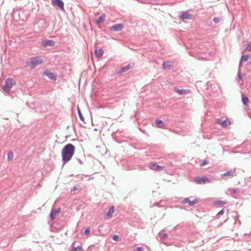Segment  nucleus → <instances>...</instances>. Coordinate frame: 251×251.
<instances>
[{
	"label": "nucleus",
	"mask_w": 251,
	"mask_h": 251,
	"mask_svg": "<svg viewBox=\"0 0 251 251\" xmlns=\"http://www.w3.org/2000/svg\"><path fill=\"white\" fill-rule=\"evenodd\" d=\"M75 151V147L72 144H68L63 148L61 154L64 165L71 159Z\"/></svg>",
	"instance_id": "nucleus-1"
},
{
	"label": "nucleus",
	"mask_w": 251,
	"mask_h": 251,
	"mask_svg": "<svg viewBox=\"0 0 251 251\" xmlns=\"http://www.w3.org/2000/svg\"><path fill=\"white\" fill-rule=\"evenodd\" d=\"M43 62V59L39 57H36L31 58L27 62V64L31 68H35L37 65L41 64Z\"/></svg>",
	"instance_id": "nucleus-2"
},
{
	"label": "nucleus",
	"mask_w": 251,
	"mask_h": 251,
	"mask_svg": "<svg viewBox=\"0 0 251 251\" xmlns=\"http://www.w3.org/2000/svg\"><path fill=\"white\" fill-rule=\"evenodd\" d=\"M14 81L12 78H8L5 81V84L3 87L5 92H9L13 86L15 84Z\"/></svg>",
	"instance_id": "nucleus-3"
},
{
	"label": "nucleus",
	"mask_w": 251,
	"mask_h": 251,
	"mask_svg": "<svg viewBox=\"0 0 251 251\" xmlns=\"http://www.w3.org/2000/svg\"><path fill=\"white\" fill-rule=\"evenodd\" d=\"M149 168L152 170L161 171L163 169V167L158 165L156 163H151L148 165Z\"/></svg>",
	"instance_id": "nucleus-4"
},
{
	"label": "nucleus",
	"mask_w": 251,
	"mask_h": 251,
	"mask_svg": "<svg viewBox=\"0 0 251 251\" xmlns=\"http://www.w3.org/2000/svg\"><path fill=\"white\" fill-rule=\"evenodd\" d=\"M41 44L45 47H53L55 45V42L53 40L45 39L42 41Z\"/></svg>",
	"instance_id": "nucleus-5"
},
{
	"label": "nucleus",
	"mask_w": 251,
	"mask_h": 251,
	"mask_svg": "<svg viewBox=\"0 0 251 251\" xmlns=\"http://www.w3.org/2000/svg\"><path fill=\"white\" fill-rule=\"evenodd\" d=\"M195 181L199 184H202L205 183H209L210 180L206 177H196L195 179Z\"/></svg>",
	"instance_id": "nucleus-6"
},
{
	"label": "nucleus",
	"mask_w": 251,
	"mask_h": 251,
	"mask_svg": "<svg viewBox=\"0 0 251 251\" xmlns=\"http://www.w3.org/2000/svg\"><path fill=\"white\" fill-rule=\"evenodd\" d=\"M217 123L224 127H226L231 124V123L229 120H223L222 119H217Z\"/></svg>",
	"instance_id": "nucleus-7"
},
{
	"label": "nucleus",
	"mask_w": 251,
	"mask_h": 251,
	"mask_svg": "<svg viewBox=\"0 0 251 251\" xmlns=\"http://www.w3.org/2000/svg\"><path fill=\"white\" fill-rule=\"evenodd\" d=\"M114 212V207L112 206V207H110L109 208L108 210L104 213L105 218L106 219L110 218L112 216Z\"/></svg>",
	"instance_id": "nucleus-8"
},
{
	"label": "nucleus",
	"mask_w": 251,
	"mask_h": 251,
	"mask_svg": "<svg viewBox=\"0 0 251 251\" xmlns=\"http://www.w3.org/2000/svg\"><path fill=\"white\" fill-rule=\"evenodd\" d=\"M175 91L177 93L180 95H187L190 93L189 90L186 89H179L176 88L175 89Z\"/></svg>",
	"instance_id": "nucleus-9"
},
{
	"label": "nucleus",
	"mask_w": 251,
	"mask_h": 251,
	"mask_svg": "<svg viewBox=\"0 0 251 251\" xmlns=\"http://www.w3.org/2000/svg\"><path fill=\"white\" fill-rule=\"evenodd\" d=\"M183 202L188 203L190 206H193L198 202V200L197 199H195L191 201L188 198H185L183 200Z\"/></svg>",
	"instance_id": "nucleus-10"
},
{
	"label": "nucleus",
	"mask_w": 251,
	"mask_h": 251,
	"mask_svg": "<svg viewBox=\"0 0 251 251\" xmlns=\"http://www.w3.org/2000/svg\"><path fill=\"white\" fill-rule=\"evenodd\" d=\"M123 28V25L122 24H116L111 27V29L114 31H119L121 30Z\"/></svg>",
	"instance_id": "nucleus-11"
},
{
	"label": "nucleus",
	"mask_w": 251,
	"mask_h": 251,
	"mask_svg": "<svg viewBox=\"0 0 251 251\" xmlns=\"http://www.w3.org/2000/svg\"><path fill=\"white\" fill-rule=\"evenodd\" d=\"M54 5L58 6L61 9H63L64 3L61 0H54L53 1Z\"/></svg>",
	"instance_id": "nucleus-12"
},
{
	"label": "nucleus",
	"mask_w": 251,
	"mask_h": 251,
	"mask_svg": "<svg viewBox=\"0 0 251 251\" xmlns=\"http://www.w3.org/2000/svg\"><path fill=\"white\" fill-rule=\"evenodd\" d=\"M60 209L52 210L50 214V217L51 219V220H53L54 219H55L56 215L60 212Z\"/></svg>",
	"instance_id": "nucleus-13"
},
{
	"label": "nucleus",
	"mask_w": 251,
	"mask_h": 251,
	"mask_svg": "<svg viewBox=\"0 0 251 251\" xmlns=\"http://www.w3.org/2000/svg\"><path fill=\"white\" fill-rule=\"evenodd\" d=\"M235 172V169L228 171L221 175L222 177L232 176Z\"/></svg>",
	"instance_id": "nucleus-14"
},
{
	"label": "nucleus",
	"mask_w": 251,
	"mask_h": 251,
	"mask_svg": "<svg viewBox=\"0 0 251 251\" xmlns=\"http://www.w3.org/2000/svg\"><path fill=\"white\" fill-rule=\"evenodd\" d=\"M44 75L52 80L56 79V76L51 72L46 71L44 73Z\"/></svg>",
	"instance_id": "nucleus-15"
},
{
	"label": "nucleus",
	"mask_w": 251,
	"mask_h": 251,
	"mask_svg": "<svg viewBox=\"0 0 251 251\" xmlns=\"http://www.w3.org/2000/svg\"><path fill=\"white\" fill-rule=\"evenodd\" d=\"M192 18L191 15L189 14L187 12H184L180 16V18L182 19H188L190 20Z\"/></svg>",
	"instance_id": "nucleus-16"
},
{
	"label": "nucleus",
	"mask_w": 251,
	"mask_h": 251,
	"mask_svg": "<svg viewBox=\"0 0 251 251\" xmlns=\"http://www.w3.org/2000/svg\"><path fill=\"white\" fill-rule=\"evenodd\" d=\"M103 54V50L102 49H97L95 50V54L96 56L99 58H100Z\"/></svg>",
	"instance_id": "nucleus-17"
},
{
	"label": "nucleus",
	"mask_w": 251,
	"mask_h": 251,
	"mask_svg": "<svg viewBox=\"0 0 251 251\" xmlns=\"http://www.w3.org/2000/svg\"><path fill=\"white\" fill-rule=\"evenodd\" d=\"M163 68L165 69H171L172 66V63L169 61H166L163 63Z\"/></svg>",
	"instance_id": "nucleus-18"
},
{
	"label": "nucleus",
	"mask_w": 251,
	"mask_h": 251,
	"mask_svg": "<svg viewBox=\"0 0 251 251\" xmlns=\"http://www.w3.org/2000/svg\"><path fill=\"white\" fill-rule=\"evenodd\" d=\"M132 66H133V64H128V65L122 68L120 70V72L123 73V72H126L127 70H128L129 69H130L131 68H132Z\"/></svg>",
	"instance_id": "nucleus-19"
},
{
	"label": "nucleus",
	"mask_w": 251,
	"mask_h": 251,
	"mask_svg": "<svg viewBox=\"0 0 251 251\" xmlns=\"http://www.w3.org/2000/svg\"><path fill=\"white\" fill-rule=\"evenodd\" d=\"M105 15L103 14L100 17L99 19L96 21V23L97 24L99 25L102 22H104L105 20Z\"/></svg>",
	"instance_id": "nucleus-20"
},
{
	"label": "nucleus",
	"mask_w": 251,
	"mask_h": 251,
	"mask_svg": "<svg viewBox=\"0 0 251 251\" xmlns=\"http://www.w3.org/2000/svg\"><path fill=\"white\" fill-rule=\"evenodd\" d=\"M155 124L159 128L163 127L164 126V124L163 121L159 120H155Z\"/></svg>",
	"instance_id": "nucleus-21"
},
{
	"label": "nucleus",
	"mask_w": 251,
	"mask_h": 251,
	"mask_svg": "<svg viewBox=\"0 0 251 251\" xmlns=\"http://www.w3.org/2000/svg\"><path fill=\"white\" fill-rule=\"evenodd\" d=\"M248 59H249V56L248 55H244L242 56V57H241V60H240L239 67H240L241 66V64L242 62H245L247 61Z\"/></svg>",
	"instance_id": "nucleus-22"
},
{
	"label": "nucleus",
	"mask_w": 251,
	"mask_h": 251,
	"mask_svg": "<svg viewBox=\"0 0 251 251\" xmlns=\"http://www.w3.org/2000/svg\"><path fill=\"white\" fill-rule=\"evenodd\" d=\"M242 102L244 104H247V103L249 102V98L247 96H242Z\"/></svg>",
	"instance_id": "nucleus-23"
},
{
	"label": "nucleus",
	"mask_w": 251,
	"mask_h": 251,
	"mask_svg": "<svg viewBox=\"0 0 251 251\" xmlns=\"http://www.w3.org/2000/svg\"><path fill=\"white\" fill-rule=\"evenodd\" d=\"M14 157L13 153L12 151H10L7 154V160L8 161L11 160Z\"/></svg>",
	"instance_id": "nucleus-24"
},
{
	"label": "nucleus",
	"mask_w": 251,
	"mask_h": 251,
	"mask_svg": "<svg viewBox=\"0 0 251 251\" xmlns=\"http://www.w3.org/2000/svg\"><path fill=\"white\" fill-rule=\"evenodd\" d=\"M226 203V202L225 201H216L214 202V204L215 205H223L224 204H225Z\"/></svg>",
	"instance_id": "nucleus-25"
},
{
	"label": "nucleus",
	"mask_w": 251,
	"mask_h": 251,
	"mask_svg": "<svg viewBox=\"0 0 251 251\" xmlns=\"http://www.w3.org/2000/svg\"><path fill=\"white\" fill-rule=\"evenodd\" d=\"M77 111H78V114L79 118L81 119V120L82 121H84V118H83V116H82V114H81V113L80 112V109H79L78 107H77Z\"/></svg>",
	"instance_id": "nucleus-26"
},
{
	"label": "nucleus",
	"mask_w": 251,
	"mask_h": 251,
	"mask_svg": "<svg viewBox=\"0 0 251 251\" xmlns=\"http://www.w3.org/2000/svg\"><path fill=\"white\" fill-rule=\"evenodd\" d=\"M243 76H244V75L242 73H241L240 72H239L238 74V78H237L238 81L239 82L240 80H242Z\"/></svg>",
	"instance_id": "nucleus-27"
},
{
	"label": "nucleus",
	"mask_w": 251,
	"mask_h": 251,
	"mask_svg": "<svg viewBox=\"0 0 251 251\" xmlns=\"http://www.w3.org/2000/svg\"><path fill=\"white\" fill-rule=\"evenodd\" d=\"M246 50L248 51H251V42H250L246 48Z\"/></svg>",
	"instance_id": "nucleus-28"
},
{
	"label": "nucleus",
	"mask_w": 251,
	"mask_h": 251,
	"mask_svg": "<svg viewBox=\"0 0 251 251\" xmlns=\"http://www.w3.org/2000/svg\"><path fill=\"white\" fill-rule=\"evenodd\" d=\"M72 251H82V250L81 247H77L73 248Z\"/></svg>",
	"instance_id": "nucleus-29"
},
{
	"label": "nucleus",
	"mask_w": 251,
	"mask_h": 251,
	"mask_svg": "<svg viewBox=\"0 0 251 251\" xmlns=\"http://www.w3.org/2000/svg\"><path fill=\"white\" fill-rule=\"evenodd\" d=\"M112 238L114 240H115L116 241H118L119 240V237L118 235H113Z\"/></svg>",
	"instance_id": "nucleus-30"
},
{
	"label": "nucleus",
	"mask_w": 251,
	"mask_h": 251,
	"mask_svg": "<svg viewBox=\"0 0 251 251\" xmlns=\"http://www.w3.org/2000/svg\"><path fill=\"white\" fill-rule=\"evenodd\" d=\"M90 233V229L89 227L87 228L84 231L85 234H88Z\"/></svg>",
	"instance_id": "nucleus-31"
},
{
	"label": "nucleus",
	"mask_w": 251,
	"mask_h": 251,
	"mask_svg": "<svg viewBox=\"0 0 251 251\" xmlns=\"http://www.w3.org/2000/svg\"><path fill=\"white\" fill-rule=\"evenodd\" d=\"M220 21V19L219 18H215L214 19H213V21L215 23H218Z\"/></svg>",
	"instance_id": "nucleus-32"
},
{
	"label": "nucleus",
	"mask_w": 251,
	"mask_h": 251,
	"mask_svg": "<svg viewBox=\"0 0 251 251\" xmlns=\"http://www.w3.org/2000/svg\"><path fill=\"white\" fill-rule=\"evenodd\" d=\"M136 251H144V249L142 247H138L136 249Z\"/></svg>",
	"instance_id": "nucleus-33"
},
{
	"label": "nucleus",
	"mask_w": 251,
	"mask_h": 251,
	"mask_svg": "<svg viewBox=\"0 0 251 251\" xmlns=\"http://www.w3.org/2000/svg\"><path fill=\"white\" fill-rule=\"evenodd\" d=\"M207 163V162L205 160V161H203L202 163H201V166H203L204 165H206Z\"/></svg>",
	"instance_id": "nucleus-34"
},
{
	"label": "nucleus",
	"mask_w": 251,
	"mask_h": 251,
	"mask_svg": "<svg viewBox=\"0 0 251 251\" xmlns=\"http://www.w3.org/2000/svg\"><path fill=\"white\" fill-rule=\"evenodd\" d=\"M224 213V210H222L218 213V215H222Z\"/></svg>",
	"instance_id": "nucleus-35"
},
{
	"label": "nucleus",
	"mask_w": 251,
	"mask_h": 251,
	"mask_svg": "<svg viewBox=\"0 0 251 251\" xmlns=\"http://www.w3.org/2000/svg\"><path fill=\"white\" fill-rule=\"evenodd\" d=\"M162 236L163 238H166L167 237V235L166 234H163Z\"/></svg>",
	"instance_id": "nucleus-36"
},
{
	"label": "nucleus",
	"mask_w": 251,
	"mask_h": 251,
	"mask_svg": "<svg viewBox=\"0 0 251 251\" xmlns=\"http://www.w3.org/2000/svg\"><path fill=\"white\" fill-rule=\"evenodd\" d=\"M76 190V189L75 187H74L73 188V190Z\"/></svg>",
	"instance_id": "nucleus-37"
}]
</instances>
